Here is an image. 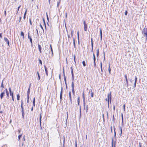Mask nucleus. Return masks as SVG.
I'll list each match as a JSON object with an SVG mask.
<instances>
[{
  "mask_svg": "<svg viewBox=\"0 0 147 147\" xmlns=\"http://www.w3.org/2000/svg\"><path fill=\"white\" fill-rule=\"evenodd\" d=\"M102 117H103V120H104V114H102Z\"/></svg>",
  "mask_w": 147,
  "mask_h": 147,
  "instance_id": "4d7b16f0",
  "label": "nucleus"
},
{
  "mask_svg": "<svg viewBox=\"0 0 147 147\" xmlns=\"http://www.w3.org/2000/svg\"><path fill=\"white\" fill-rule=\"evenodd\" d=\"M93 60L94 62L95 61H96V58H95V56L94 53L93 54Z\"/></svg>",
  "mask_w": 147,
  "mask_h": 147,
  "instance_id": "b1692460",
  "label": "nucleus"
},
{
  "mask_svg": "<svg viewBox=\"0 0 147 147\" xmlns=\"http://www.w3.org/2000/svg\"><path fill=\"white\" fill-rule=\"evenodd\" d=\"M113 109L115 111V107L114 105L113 106Z\"/></svg>",
  "mask_w": 147,
  "mask_h": 147,
  "instance_id": "680f3d73",
  "label": "nucleus"
},
{
  "mask_svg": "<svg viewBox=\"0 0 147 147\" xmlns=\"http://www.w3.org/2000/svg\"><path fill=\"white\" fill-rule=\"evenodd\" d=\"M126 87H127L128 86V80H127L126 81Z\"/></svg>",
  "mask_w": 147,
  "mask_h": 147,
  "instance_id": "e433bc0d",
  "label": "nucleus"
},
{
  "mask_svg": "<svg viewBox=\"0 0 147 147\" xmlns=\"http://www.w3.org/2000/svg\"><path fill=\"white\" fill-rule=\"evenodd\" d=\"M120 129L121 131L120 136H121L122 134V129L121 127H120Z\"/></svg>",
  "mask_w": 147,
  "mask_h": 147,
  "instance_id": "2f4dec72",
  "label": "nucleus"
},
{
  "mask_svg": "<svg viewBox=\"0 0 147 147\" xmlns=\"http://www.w3.org/2000/svg\"><path fill=\"white\" fill-rule=\"evenodd\" d=\"M109 67L108 69V71L109 72V74H111V69L110 67V64H109Z\"/></svg>",
  "mask_w": 147,
  "mask_h": 147,
  "instance_id": "4be33fe9",
  "label": "nucleus"
},
{
  "mask_svg": "<svg viewBox=\"0 0 147 147\" xmlns=\"http://www.w3.org/2000/svg\"><path fill=\"white\" fill-rule=\"evenodd\" d=\"M26 12H27V9H26V11L24 13V17H23V18L25 19L26 18Z\"/></svg>",
  "mask_w": 147,
  "mask_h": 147,
  "instance_id": "aec40b11",
  "label": "nucleus"
},
{
  "mask_svg": "<svg viewBox=\"0 0 147 147\" xmlns=\"http://www.w3.org/2000/svg\"><path fill=\"white\" fill-rule=\"evenodd\" d=\"M20 96L19 94H18L17 95V100H19L20 99Z\"/></svg>",
  "mask_w": 147,
  "mask_h": 147,
  "instance_id": "473e14b6",
  "label": "nucleus"
},
{
  "mask_svg": "<svg viewBox=\"0 0 147 147\" xmlns=\"http://www.w3.org/2000/svg\"><path fill=\"white\" fill-rule=\"evenodd\" d=\"M100 68H102V62H100Z\"/></svg>",
  "mask_w": 147,
  "mask_h": 147,
  "instance_id": "49530a36",
  "label": "nucleus"
},
{
  "mask_svg": "<svg viewBox=\"0 0 147 147\" xmlns=\"http://www.w3.org/2000/svg\"><path fill=\"white\" fill-rule=\"evenodd\" d=\"M39 62L40 64L41 65H42V61L40 59H39Z\"/></svg>",
  "mask_w": 147,
  "mask_h": 147,
  "instance_id": "4c0bfd02",
  "label": "nucleus"
},
{
  "mask_svg": "<svg viewBox=\"0 0 147 147\" xmlns=\"http://www.w3.org/2000/svg\"><path fill=\"white\" fill-rule=\"evenodd\" d=\"M33 105L34 107L35 106V97L34 98H33Z\"/></svg>",
  "mask_w": 147,
  "mask_h": 147,
  "instance_id": "6ab92c4d",
  "label": "nucleus"
},
{
  "mask_svg": "<svg viewBox=\"0 0 147 147\" xmlns=\"http://www.w3.org/2000/svg\"><path fill=\"white\" fill-rule=\"evenodd\" d=\"M83 23L84 24V30L85 31H87V25L86 24L85 21H84Z\"/></svg>",
  "mask_w": 147,
  "mask_h": 147,
  "instance_id": "20e7f679",
  "label": "nucleus"
},
{
  "mask_svg": "<svg viewBox=\"0 0 147 147\" xmlns=\"http://www.w3.org/2000/svg\"><path fill=\"white\" fill-rule=\"evenodd\" d=\"M4 40L6 42H7L8 41H9V40H8V39L5 37L4 38Z\"/></svg>",
  "mask_w": 147,
  "mask_h": 147,
  "instance_id": "cd10ccee",
  "label": "nucleus"
},
{
  "mask_svg": "<svg viewBox=\"0 0 147 147\" xmlns=\"http://www.w3.org/2000/svg\"><path fill=\"white\" fill-rule=\"evenodd\" d=\"M111 92H110L108 94L107 96V101H108V108H109V102L111 103ZM106 100H107V99H105Z\"/></svg>",
  "mask_w": 147,
  "mask_h": 147,
  "instance_id": "f03ea898",
  "label": "nucleus"
},
{
  "mask_svg": "<svg viewBox=\"0 0 147 147\" xmlns=\"http://www.w3.org/2000/svg\"><path fill=\"white\" fill-rule=\"evenodd\" d=\"M38 48L39 49V50L40 52L41 53H42L41 51V46L40 45L38 44Z\"/></svg>",
  "mask_w": 147,
  "mask_h": 147,
  "instance_id": "f8f14e48",
  "label": "nucleus"
},
{
  "mask_svg": "<svg viewBox=\"0 0 147 147\" xmlns=\"http://www.w3.org/2000/svg\"><path fill=\"white\" fill-rule=\"evenodd\" d=\"M46 16H47V19L48 20V21L49 20V18H48V16L47 13V12L46 13Z\"/></svg>",
  "mask_w": 147,
  "mask_h": 147,
  "instance_id": "09e8293b",
  "label": "nucleus"
},
{
  "mask_svg": "<svg viewBox=\"0 0 147 147\" xmlns=\"http://www.w3.org/2000/svg\"><path fill=\"white\" fill-rule=\"evenodd\" d=\"M9 92H12L11 91V89L10 88H9Z\"/></svg>",
  "mask_w": 147,
  "mask_h": 147,
  "instance_id": "e2e57ef3",
  "label": "nucleus"
},
{
  "mask_svg": "<svg viewBox=\"0 0 147 147\" xmlns=\"http://www.w3.org/2000/svg\"><path fill=\"white\" fill-rule=\"evenodd\" d=\"M71 76H72V84H71V88L72 89V92L73 93V94L74 95H75V91L74 90V72H73V70L72 69V67L71 68Z\"/></svg>",
  "mask_w": 147,
  "mask_h": 147,
  "instance_id": "f257e3e1",
  "label": "nucleus"
},
{
  "mask_svg": "<svg viewBox=\"0 0 147 147\" xmlns=\"http://www.w3.org/2000/svg\"><path fill=\"white\" fill-rule=\"evenodd\" d=\"M91 45H92V51H93V45L92 40H92H91Z\"/></svg>",
  "mask_w": 147,
  "mask_h": 147,
  "instance_id": "58836bf2",
  "label": "nucleus"
},
{
  "mask_svg": "<svg viewBox=\"0 0 147 147\" xmlns=\"http://www.w3.org/2000/svg\"><path fill=\"white\" fill-rule=\"evenodd\" d=\"M124 77H125V78L126 81L127 80H128L127 79V75L126 74L125 75Z\"/></svg>",
  "mask_w": 147,
  "mask_h": 147,
  "instance_id": "c9c22d12",
  "label": "nucleus"
},
{
  "mask_svg": "<svg viewBox=\"0 0 147 147\" xmlns=\"http://www.w3.org/2000/svg\"><path fill=\"white\" fill-rule=\"evenodd\" d=\"M142 33L144 36H147V29L146 28H144L143 29Z\"/></svg>",
  "mask_w": 147,
  "mask_h": 147,
  "instance_id": "7ed1b4c3",
  "label": "nucleus"
},
{
  "mask_svg": "<svg viewBox=\"0 0 147 147\" xmlns=\"http://www.w3.org/2000/svg\"><path fill=\"white\" fill-rule=\"evenodd\" d=\"M41 117H42V116H41V114H40V125L41 126Z\"/></svg>",
  "mask_w": 147,
  "mask_h": 147,
  "instance_id": "5701e85b",
  "label": "nucleus"
},
{
  "mask_svg": "<svg viewBox=\"0 0 147 147\" xmlns=\"http://www.w3.org/2000/svg\"><path fill=\"white\" fill-rule=\"evenodd\" d=\"M96 52H97V53H96L97 56L98 57V55H99V50L98 49L96 50Z\"/></svg>",
  "mask_w": 147,
  "mask_h": 147,
  "instance_id": "412c9836",
  "label": "nucleus"
},
{
  "mask_svg": "<svg viewBox=\"0 0 147 147\" xmlns=\"http://www.w3.org/2000/svg\"><path fill=\"white\" fill-rule=\"evenodd\" d=\"M73 43H74V47H75V40H74V42H73Z\"/></svg>",
  "mask_w": 147,
  "mask_h": 147,
  "instance_id": "5fc2aeb1",
  "label": "nucleus"
},
{
  "mask_svg": "<svg viewBox=\"0 0 147 147\" xmlns=\"http://www.w3.org/2000/svg\"><path fill=\"white\" fill-rule=\"evenodd\" d=\"M94 66L95 67H96V63H95V61H94Z\"/></svg>",
  "mask_w": 147,
  "mask_h": 147,
  "instance_id": "13d9d810",
  "label": "nucleus"
},
{
  "mask_svg": "<svg viewBox=\"0 0 147 147\" xmlns=\"http://www.w3.org/2000/svg\"><path fill=\"white\" fill-rule=\"evenodd\" d=\"M22 134H21L19 135L18 136V141H20V138H21V137H22Z\"/></svg>",
  "mask_w": 147,
  "mask_h": 147,
  "instance_id": "393cba45",
  "label": "nucleus"
},
{
  "mask_svg": "<svg viewBox=\"0 0 147 147\" xmlns=\"http://www.w3.org/2000/svg\"><path fill=\"white\" fill-rule=\"evenodd\" d=\"M4 14L5 16H6V11L5 10L4 11Z\"/></svg>",
  "mask_w": 147,
  "mask_h": 147,
  "instance_id": "052dcab7",
  "label": "nucleus"
},
{
  "mask_svg": "<svg viewBox=\"0 0 147 147\" xmlns=\"http://www.w3.org/2000/svg\"><path fill=\"white\" fill-rule=\"evenodd\" d=\"M64 80L65 81V83L66 85V78L64 74Z\"/></svg>",
  "mask_w": 147,
  "mask_h": 147,
  "instance_id": "c85d7f7f",
  "label": "nucleus"
},
{
  "mask_svg": "<svg viewBox=\"0 0 147 147\" xmlns=\"http://www.w3.org/2000/svg\"><path fill=\"white\" fill-rule=\"evenodd\" d=\"M44 67H45V71L46 74L47 76H48V71H47V67H46V66L45 65L44 66Z\"/></svg>",
  "mask_w": 147,
  "mask_h": 147,
  "instance_id": "9b49d317",
  "label": "nucleus"
},
{
  "mask_svg": "<svg viewBox=\"0 0 147 147\" xmlns=\"http://www.w3.org/2000/svg\"><path fill=\"white\" fill-rule=\"evenodd\" d=\"M29 21H30V24L32 25L31 21V19H30L29 20Z\"/></svg>",
  "mask_w": 147,
  "mask_h": 147,
  "instance_id": "69168bd1",
  "label": "nucleus"
},
{
  "mask_svg": "<svg viewBox=\"0 0 147 147\" xmlns=\"http://www.w3.org/2000/svg\"><path fill=\"white\" fill-rule=\"evenodd\" d=\"M21 6V5H20L18 7V11L19 10V9L20 8V7Z\"/></svg>",
  "mask_w": 147,
  "mask_h": 147,
  "instance_id": "8fccbe9b",
  "label": "nucleus"
},
{
  "mask_svg": "<svg viewBox=\"0 0 147 147\" xmlns=\"http://www.w3.org/2000/svg\"><path fill=\"white\" fill-rule=\"evenodd\" d=\"M137 77L136 76H135V82H134V88H135L136 86V82L137 81Z\"/></svg>",
  "mask_w": 147,
  "mask_h": 147,
  "instance_id": "1a4fd4ad",
  "label": "nucleus"
},
{
  "mask_svg": "<svg viewBox=\"0 0 147 147\" xmlns=\"http://www.w3.org/2000/svg\"><path fill=\"white\" fill-rule=\"evenodd\" d=\"M29 96H27V102L28 103L29 102Z\"/></svg>",
  "mask_w": 147,
  "mask_h": 147,
  "instance_id": "79ce46f5",
  "label": "nucleus"
},
{
  "mask_svg": "<svg viewBox=\"0 0 147 147\" xmlns=\"http://www.w3.org/2000/svg\"><path fill=\"white\" fill-rule=\"evenodd\" d=\"M100 40H102V31L101 29H100Z\"/></svg>",
  "mask_w": 147,
  "mask_h": 147,
  "instance_id": "f3484780",
  "label": "nucleus"
},
{
  "mask_svg": "<svg viewBox=\"0 0 147 147\" xmlns=\"http://www.w3.org/2000/svg\"><path fill=\"white\" fill-rule=\"evenodd\" d=\"M82 64L84 67H85L86 66V63H85V61H84L82 62Z\"/></svg>",
  "mask_w": 147,
  "mask_h": 147,
  "instance_id": "a878e982",
  "label": "nucleus"
},
{
  "mask_svg": "<svg viewBox=\"0 0 147 147\" xmlns=\"http://www.w3.org/2000/svg\"><path fill=\"white\" fill-rule=\"evenodd\" d=\"M74 62H75V63H76V56L75 55H74Z\"/></svg>",
  "mask_w": 147,
  "mask_h": 147,
  "instance_id": "ea45409f",
  "label": "nucleus"
},
{
  "mask_svg": "<svg viewBox=\"0 0 147 147\" xmlns=\"http://www.w3.org/2000/svg\"><path fill=\"white\" fill-rule=\"evenodd\" d=\"M10 95L12 97H13V93L12 92H10Z\"/></svg>",
  "mask_w": 147,
  "mask_h": 147,
  "instance_id": "f704fd0d",
  "label": "nucleus"
},
{
  "mask_svg": "<svg viewBox=\"0 0 147 147\" xmlns=\"http://www.w3.org/2000/svg\"><path fill=\"white\" fill-rule=\"evenodd\" d=\"M121 117H122V121H123V114H121Z\"/></svg>",
  "mask_w": 147,
  "mask_h": 147,
  "instance_id": "bf43d9fd",
  "label": "nucleus"
},
{
  "mask_svg": "<svg viewBox=\"0 0 147 147\" xmlns=\"http://www.w3.org/2000/svg\"><path fill=\"white\" fill-rule=\"evenodd\" d=\"M5 91L4 90L3 92H2L0 95V97L1 98V99L3 98L4 96L5 95Z\"/></svg>",
  "mask_w": 147,
  "mask_h": 147,
  "instance_id": "423d86ee",
  "label": "nucleus"
},
{
  "mask_svg": "<svg viewBox=\"0 0 147 147\" xmlns=\"http://www.w3.org/2000/svg\"><path fill=\"white\" fill-rule=\"evenodd\" d=\"M23 140L24 141H25V136H24L23 137Z\"/></svg>",
  "mask_w": 147,
  "mask_h": 147,
  "instance_id": "774afa93",
  "label": "nucleus"
},
{
  "mask_svg": "<svg viewBox=\"0 0 147 147\" xmlns=\"http://www.w3.org/2000/svg\"><path fill=\"white\" fill-rule=\"evenodd\" d=\"M77 37H78V42L79 43V32L78 31L77 32Z\"/></svg>",
  "mask_w": 147,
  "mask_h": 147,
  "instance_id": "dca6fc26",
  "label": "nucleus"
},
{
  "mask_svg": "<svg viewBox=\"0 0 147 147\" xmlns=\"http://www.w3.org/2000/svg\"><path fill=\"white\" fill-rule=\"evenodd\" d=\"M30 88H29L28 89V90L27 91V96H29V94H30Z\"/></svg>",
  "mask_w": 147,
  "mask_h": 147,
  "instance_id": "2eb2a0df",
  "label": "nucleus"
},
{
  "mask_svg": "<svg viewBox=\"0 0 147 147\" xmlns=\"http://www.w3.org/2000/svg\"><path fill=\"white\" fill-rule=\"evenodd\" d=\"M4 80H3L2 82L1 86L2 88H4V86H3V81Z\"/></svg>",
  "mask_w": 147,
  "mask_h": 147,
  "instance_id": "72a5a7b5",
  "label": "nucleus"
},
{
  "mask_svg": "<svg viewBox=\"0 0 147 147\" xmlns=\"http://www.w3.org/2000/svg\"><path fill=\"white\" fill-rule=\"evenodd\" d=\"M62 90H63V88H62V87L61 89V91L60 92V101H61V100H62V92H63Z\"/></svg>",
  "mask_w": 147,
  "mask_h": 147,
  "instance_id": "9d476101",
  "label": "nucleus"
},
{
  "mask_svg": "<svg viewBox=\"0 0 147 147\" xmlns=\"http://www.w3.org/2000/svg\"><path fill=\"white\" fill-rule=\"evenodd\" d=\"M37 74H38V80H39L40 79V75H39V73L38 72H37Z\"/></svg>",
  "mask_w": 147,
  "mask_h": 147,
  "instance_id": "bb28decb",
  "label": "nucleus"
},
{
  "mask_svg": "<svg viewBox=\"0 0 147 147\" xmlns=\"http://www.w3.org/2000/svg\"><path fill=\"white\" fill-rule=\"evenodd\" d=\"M77 102L78 103V105H79L80 103V97H78L77 99Z\"/></svg>",
  "mask_w": 147,
  "mask_h": 147,
  "instance_id": "c756f323",
  "label": "nucleus"
},
{
  "mask_svg": "<svg viewBox=\"0 0 147 147\" xmlns=\"http://www.w3.org/2000/svg\"><path fill=\"white\" fill-rule=\"evenodd\" d=\"M84 105V106H85V100H83Z\"/></svg>",
  "mask_w": 147,
  "mask_h": 147,
  "instance_id": "a18cd8bd",
  "label": "nucleus"
},
{
  "mask_svg": "<svg viewBox=\"0 0 147 147\" xmlns=\"http://www.w3.org/2000/svg\"><path fill=\"white\" fill-rule=\"evenodd\" d=\"M105 53H104V60H105Z\"/></svg>",
  "mask_w": 147,
  "mask_h": 147,
  "instance_id": "0e129e2a",
  "label": "nucleus"
},
{
  "mask_svg": "<svg viewBox=\"0 0 147 147\" xmlns=\"http://www.w3.org/2000/svg\"><path fill=\"white\" fill-rule=\"evenodd\" d=\"M51 52H52V56H53V49H52V47H51Z\"/></svg>",
  "mask_w": 147,
  "mask_h": 147,
  "instance_id": "3c124183",
  "label": "nucleus"
},
{
  "mask_svg": "<svg viewBox=\"0 0 147 147\" xmlns=\"http://www.w3.org/2000/svg\"><path fill=\"white\" fill-rule=\"evenodd\" d=\"M69 100L70 101V103L71 104H72V100L71 96V92L70 91H69Z\"/></svg>",
  "mask_w": 147,
  "mask_h": 147,
  "instance_id": "0eeeda50",
  "label": "nucleus"
},
{
  "mask_svg": "<svg viewBox=\"0 0 147 147\" xmlns=\"http://www.w3.org/2000/svg\"><path fill=\"white\" fill-rule=\"evenodd\" d=\"M5 92H6V94L7 95V97H9V92H8L7 89H5Z\"/></svg>",
  "mask_w": 147,
  "mask_h": 147,
  "instance_id": "ddd939ff",
  "label": "nucleus"
},
{
  "mask_svg": "<svg viewBox=\"0 0 147 147\" xmlns=\"http://www.w3.org/2000/svg\"><path fill=\"white\" fill-rule=\"evenodd\" d=\"M91 92V96L92 97H93V95H94V94H93V92H92V90L91 89L90 90V91Z\"/></svg>",
  "mask_w": 147,
  "mask_h": 147,
  "instance_id": "7c9ffc66",
  "label": "nucleus"
},
{
  "mask_svg": "<svg viewBox=\"0 0 147 147\" xmlns=\"http://www.w3.org/2000/svg\"><path fill=\"white\" fill-rule=\"evenodd\" d=\"M30 33L29 32H28V38L30 39V42L31 43V46H32V39L31 38V36H30L29 35Z\"/></svg>",
  "mask_w": 147,
  "mask_h": 147,
  "instance_id": "39448f33",
  "label": "nucleus"
},
{
  "mask_svg": "<svg viewBox=\"0 0 147 147\" xmlns=\"http://www.w3.org/2000/svg\"><path fill=\"white\" fill-rule=\"evenodd\" d=\"M21 36H22L23 37V39H24V33L22 31L21 32Z\"/></svg>",
  "mask_w": 147,
  "mask_h": 147,
  "instance_id": "a211bd4d",
  "label": "nucleus"
},
{
  "mask_svg": "<svg viewBox=\"0 0 147 147\" xmlns=\"http://www.w3.org/2000/svg\"><path fill=\"white\" fill-rule=\"evenodd\" d=\"M125 104H124L123 105V110L124 111H125Z\"/></svg>",
  "mask_w": 147,
  "mask_h": 147,
  "instance_id": "37998d69",
  "label": "nucleus"
},
{
  "mask_svg": "<svg viewBox=\"0 0 147 147\" xmlns=\"http://www.w3.org/2000/svg\"><path fill=\"white\" fill-rule=\"evenodd\" d=\"M88 110V105H87L86 106V112H87Z\"/></svg>",
  "mask_w": 147,
  "mask_h": 147,
  "instance_id": "603ef678",
  "label": "nucleus"
},
{
  "mask_svg": "<svg viewBox=\"0 0 147 147\" xmlns=\"http://www.w3.org/2000/svg\"><path fill=\"white\" fill-rule=\"evenodd\" d=\"M21 130H20V129L18 130V132L19 133H20V132H21Z\"/></svg>",
  "mask_w": 147,
  "mask_h": 147,
  "instance_id": "338daca9",
  "label": "nucleus"
},
{
  "mask_svg": "<svg viewBox=\"0 0 147 147\" xmlns=\"http://www.w3.org/2000/svg\"><path fill=\"white\" fill-rule=\"evenodd\" d=\"M101 68V72L100 73H101V75H102V73L103 72L102 68Z\"/></svg>",
  "mask_w": 147,
  "mask_h": 147,
  "instance_id": "de8ad7c7",
  "label": "nucleus"
},
{
  "mask_svg": "<svg viewBox=\"0 0 147 147\" xmlns=\"http://www.w3.org/2000/svg\"><path fill=\"white\" fill-rule=\"evenodd\" d=\"M21 108L22 109V116L23 117H24V108L23 107V106H22V105H21Z\"/></svg>",
  "mask_w": 147,
  "mask_h": 147,
  "instance_id": "6e6552de",
  "label": "nucleus"
},
{
  "mask_svg": "<svg viewBox=\"0 0 147 147\" xmlns=\"http://www.w3.org/2000/svg\"><path fill=\"white\" fill-rule=\"evenodd\" d=\"M112 147H113V138L112 139Z\"/></svg>",
  "mask_w": 147,
  "mask_h": 147,
  "instance_id": "a19ab883",
  "label": "nucleus"
},
{
  "mask_svg": "<svg viewBox=\"0 0 147 147\" xmlns=\"http://www.w3.org/2000/svg\"><path fill=\"white\" fill-rule=\"evenodd\" d=\"M71 36L72 37L73 36V33L74 31L73 30H71Z\"/></svg>",
  "mask_w": 147,
  "mask_h": 147,
  "instance_id": "c03bdc74",
  "label": "nucleus"
},
{
  "mask_svg": "<svg viewBox=\"0 0 147 147\" xmlns=\"http://www.w3.org/2000/svg\"><path fill=\"white\" fill-rule=\"evenodd\" d=\"M127 11H126L125 12V15H127Z\"/></svg>",
  "mask_w": 147,
  "mask_h": 147,
  "instance_id": "864d4df0",
  "label": "nucleus"
},
{
  "mask_svg": "<svg viewBox=\"0 0 147 147\" xmlns=\"http://www.w3.org/2000/svg\"><path fill=\"white\" fill-rule=\"evenodd\" d=\"M21 105L23 106V101L22 100H21Z\"/></svg>",
  "mask_w": 147,
  "mask_h": 147,
  "instance_id": "6e6d98bb",
  "label": "nucleus"
},
{
  "mask_svg": "<svg viewBox=\"0 0 147 147\" xmlns=\"http://www.w3.org/2000/svg\"><path fill=\"white\" fill-rule=\"evenodd\" d=\"M61 0H59V1L57 2V7H59V5L60 4Z\"/></svg>",
  "mask_w": 147,
  "mask_h": 147,
  "instance_id": "4468645a",
  "label": "nucleus"
}]
</instances>
